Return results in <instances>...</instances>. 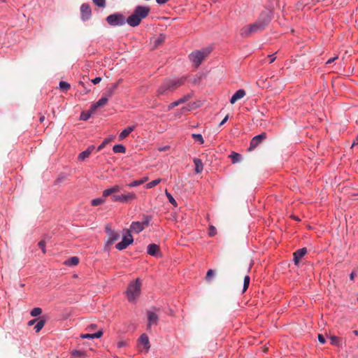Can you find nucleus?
Wrapping results in <instances>:
<instances>
[{"mask_svg": "<svg viewBox=\"0 0 358 358\" xmlns=\"http://www.w3.org/2000/svg\"><path fill=\"white\" fill-rule=\"evenodd\" d=\"M150 11L148 6H137L133 13L127 19L120 13H115L106 17V22L110 26H122L126 22L131 27H135L140 24L142 20L145 18Z\"/></svg>", "mask_w": 358, "mask_h": 358, "instance_id": "1", "label": "nucleus"}, {"mask_svg": "<svg viewBox=\"0 0 358 358\" xmlns=\"http://www.w3.org/2000/svg\"><path fill=\"white\" fill-rule=\"evenodd\" d=\"M187 76H183L179 78L165 79L157 90V96H167L177 88L185 84Z\"/></svg>", "mask_w": 358, "mask_h": 358, "instance_id": "2", "label": "nucleus"}, {"mask_svg": "<svg viewBox=\"0 0 358 358\" xmlns=\"http://www.w3.org/2000/svg\"><path fill=\"white\" fill-rule=\"evenodd\" d=\"M271 18L268 15H261L255 23L242 27L240 34L242 37L247 38L252 34L262 31L268 24Z\"/></svg>", "mask_w": 358, "mask_h": 358, "instance_id": "3", "label": "nucleus"}, {"mask_svg": "<svg viewBox=\"0 0 358 358\" xmlns=\"http://www.w3.org/2000/svg\"><path fill=\"white\" fill-rule=\"evenodd\" d=\"M141 282L138 278L131 282L126 291L127 298L129 302L135 303L141 294Z\"/></svg>", "mask_w": 358, "mask_h": 358, "instance_id": "4", "label": "nucleus"}, {"mask_svg": "<svg viewBox=\"0 0 358 358\" xmlns=\"http://www.w3.org/2000/svg\"><path fill=\"white\" fill-rule=\"evenodd\" d=\"M211 52V49L209 48H204L201 50H198L192 52L189 55V59L196 67H198L203 62L204 58L207 57L210 52Z\"/></svg>", "mask_w": 358, "mask_h": 358, "instance_id": "5", "label": "nucleus"}, {"mask_svg": "<svg viewBox=\"0 0 358 358\" xmlns=\"http://www.w3.org/2000/svg\"><path fill=\"white\" fill-rule=\"evenodd\" d=\"M136 199V194L130 192L121 194H113L111 196V201L113 202H119L122 203H128Z\"/></svg>", "mask_w": 358, "mask_h": 358, "instance_id": "6", "label": "nucleus"}, {"mask_svg": "<svg viewBox=\"0 0 358 358\" xmlns=\"http://www.w3.org/2000/svg\"><path fill=\"white\" fill-rule=\"evenodd\" d=\"M133 241L134 239L130 233V231L127 229L123 232L122 240L115 245V248L118 250H123L124 249L127 248L129 245L131 244Z\"/></svg>", "mask_w": 358, "mask_h": 358, "instance_id": "7", "label": "nucleus"}, {"mask_svg": "<svg viewBox=\"0 0 358 358\" xmlns=\"http://www.w3.org/2000/svg\"><path fill=\"white\" fill-rule=\"evenodd\" d=\"M149 222L150 220L148 217L143 222H133L130 225V229L135 233H140L149 224Z\"/></svg>", "mask_w": 358, "mask_h": 358, "instance_id": "8", "label": "nucleus"}, {"mask_svg": "<svg viewBox=\"0 0 358 358\" xmlns=\"http://www.w3.org/2000/svg\"><path fill=\"white\" fill-rule=\"evenodd\" d=\"M266 138V133H262L259 135L254 136L250 144L249 150H252L255 149L260 143H262L264 140Z\"/></svg>", "mask_w": 358, "mask_h": 358, "instance_id": "9", "label": "nucleus"}, {"mask_svg": "<svg viewBox=\"0 0 358 358\" xmlns=\"http://www.w3.org/2000/svg\"><path fill=\"white\" fill-rule=\"evenodd\" d=\"M106 231L108 237L106 242L107 245H112L114 242L117 241L120 238V236L118 233H116L115 231L110 229L108 227H106Z\"/></svg>", "mask_w": 358, "mask_h": 358, "instance_id": "10", "label": "nucleus"}, {"mask_svg": "<svg viewBox=\"0 0 358 358\" xmlns=\"http://www.w3.org/2000/svg\"><path fill=\"white\" fill-rule=\"evenodd\" d=\"M81 18L83 21L89 20L92 15L91 8L89 4L83 3L80 6Z\"/></svg>", "mask_w": 358, "mask_h": 358, "instance_id": "11", "label": "nucleus"}, {"mask_svg": "<svg viewBox=\"0 0 358 358\" xmlns=\"http://www.w3.org/2000/svg\"><path fill=\"white\" fill-rule=\"evenodd\" d=\"M148 327L150 328L152 325H157L159 321L158 315L152 311H148Z\"/></svg>", "mask_w": 358, "mask_h": 358, "instance_id": "12", "label": "nucleus"}, {"mask_svg": "<svg viewBox=\"0 0 358 358\" xmlns=\"http://www.w3.org/2000/svg\"><path fill=\"white\" fill-rule=\"evenodd\" d=\"M121 189L122 187L120 185H115L103 192V197H107L109 196H112L113 194H115V193L120 192Z\"/></svg>", "mask_w": 358, "mask_h": 358, "instance_id": "13", "label": "nucleus"}, {"mask_svg": "<svg viewBox=\"0 0 358 358\" xmlns=\"http://www.w3.org/2000/svg\"><path fill=\"white\" fill-rule=\"evenodd\" d=\"M307 250L306 248H303L297 250L294 253V262L296 265H297L300 261V259L306 254Z\"/></svg>", "mask_w": 358, "mask_h": 358, "instance_id": "14", "label": "nucleus"}, {"mask_svg": "<svg viewBox=\"0 0 358 358\" xmlns=\"http://www.w3.org/2000/svg\"><path fill=\"white\" fill-rule=\"evenodd\" d=\"M120 81L117 83H113L110 87H108L106 91L103 94L104 96H106L108 99L109 100L110 98H111L117 88L118 87Z\"/></svg>", "mask_w": 358, "mask_h": 358, "instance_id": "15", "label": "nucleus"}, {"mask_svg": "<svg viewBox=\"0 0 358 358\" xmlns=\"http://www.w3.org/2000/svg\"><path fill=\"white\" fill-rule=\"evenodd\" d=\"M245 95V91L244 90H237L231 97L230 103L231 104L235 103L238 99L243 98Z\"/></svg>", "mask_w": 358, "mask_h": 358, "instance_id": "16", "label": "nucleus"}, {"mask_svg": "<svg viewBox=\"0 0 358 358\" xmlns=\"http://www.w3.org/2000/svg\"><path fill=\"white\" fill-rule=\"evenodd\" d=\"M190 98H191V96L189 94H186V95L183 96L182 98L170 103V105L169 106V110H171L173 108L179 106L180 104L187 101Z\"/></svg>", "mask_w": 358, "mask_h": 358, "instance_id": "17", "label": "nucleus"}, {"mask_svg": "<svg viewBox=\"0 0 358 358\" xmlns=\"http://www.w3.org/2000/svg\"><path fill=\"white\" fill-rule=\"evenodd\" d=\"M147 252L148 255L156 257L159 253V248L155 243H151L148 245Z\"/></svg>", "mask_w": 358, "mask_h": 358, "instance_id": "18", "label": "nucleus"}, {"mask_svg": "<svg viewBox=\"0 0 358 358\" xmlns=\"http://www.w3.org/2000/svg\"><path fill=\"white\" fill-rule=\"evenodd\" d=\"M108 101V98L102 95L101 98L91 106V111H95L98 108L105 106Z\"/></svg>", "mask_w": 358, "mask_h": 358, "instance_id": "19", "label": "nucleus"}, {"mask_svg": "<svg viewBox=\"0 0 358 358\" xmlns=\"http://www.w3.org/2000/svg\"><path fill=\"white\" fill-rule=\"evenodd\" d=\"M135 126H129L124 129H123L118 136L119 141L124 140L127 136L129 135L131 132H132L135 129Z\"/></svg>", "mask_w": 358, "mask_h": 358, "instance_id": "20", "label": "nucleus"}, {"mask_svg": "<svg viewBox=\"0 0 358 358\" xmlns=\"http://www.w3.org/2000/svg\"><path fill=\"white\" fill-rule=\"evenodd\" d=\"M139 343L142 344L146 352L150 348L148 336L145 334H143L139 338Z\"/></svg>", "mask_w": 358, "mask_h": 358, "instance_id": "21", "label": "nucleus"}, {"mask_svg": "<svg viewBox=\"0 0 358 358\" xmlns=\"http://www.w3.org/2000/svg\"><path fill=\"white\" fill-rule=\"evenodd\" d=\"M166 39V36L163 34H159L153 42V48H157L159 45L162 44Z\"/></svg>", "mask_w": 358, "mask_h": 358, "instance_id": "22", "label": "nucleus"}, {"mask_svg": "<svg viewBox=\"0 0 358 358\" xmlns=\"http://www.w3.org/2000/svg\"><path fill=\"white\" fill-rule=\"evenodd\" d=\"M193 161L195 166L196 173H200L203 169V165L201 160L198 158H194Z\"/></svg>", "mask_w": 358, "mask_h": 358, "instance_id": "23", "label": "nucleus"}, {"mask_svg": "<svg viewBox=\"0 0 358 358\" xmlns=\"http://www.w3.org/2000/svg\"><path fill=\"white\" fill-rule=\"evenodd\" d=\"M148 180V177L145 176L140 180H136L127 185L129 187H134L145 183Z\"/></svg>", "mask_w": 358, "mask_h": 358, "instance_id": "24", "label": "nucleus"}, {"mask_svg": "<svg viewBox=\"0 0 358 358\" xmlns=\"http://www.w3.org/2000/svg\"><path fill=\"white\" fill-rule=\"evenodd\" d=\"M71 355L73 358H85V352L83 350H73Z\"/></svg>", "mask_w": 358, "mask_h": 358, "instance_id": "25", "label": "nucleus"}, {"mask_svg": "<svg viewBox=\"0 0 358 358\" xmlns=\"http://www.w3.org/2000/svg\"><path fill=\"white\" fill-rule=\"evenodd\" d=\"M79 263V259L78 257H72L65 261L64 264L68 266H73L78 265Z\"/></svg>", "mask_w": 358, "mask_h": 358, "instance_id": "26", "label": "nucleus"}, {"mask_svg": "<svg viewBox=\"0 0 358 358\" xmlns=\"http://www.w3.org/2000/svg\"><path fill=\"white\" fill-rule=\"evenodd\" d=\"M113 150L115 153H125L126 148L122 144H117L113 146Z\"/></svg>", "mask_w": 358, "mask_h": 358, "instance_id": "27", "label": "nucleus"}, {"mask_svg": "<svg viewBox=\"0 0 358 358\" xmlns=\"http://www.w3.org/2000/svg\"><path fill=\"white\" fill-rule=\"evenodd\" d=\"M45 324V320L41 319V320H38L36 325L34 327L35 331L36 333L39 332L43 329Z\"/></svg>", "mask_w": 358, "mask_h": 358, "instance_id": "28", "label": "nucleus"}, {"mask_svg": "<svg viewBox=\"0 0 358 358\" xmlns=\"http://www.w3.org/2000/svg\"><path fill=\"white\" fill-rule=\"evenodd\" d=\"M229 157L231 158V162L234 164L241 162V160L242 159V156L240 154L236 153V152H232L230 155Z\"/></svg>", "mask_w": 358, "mask_h": 358, "instance_id": "29", "label": "nucleus"}, {"mask_svg": "<svg viewBox=\"0 0 358 358\" xmlns=\"http://www.w3.org/2000/svg\"><path fill=\"white\" fill-rule=\"evenodd\" d=\"M94 112V111H91V108L89 111H83L80 114V119L86 121L91 117L92 113Z\"/></svg>", "mask_w": 358, "mask_h": 358, "instance_id": "30", "label": "nucleus"}, {"mask_svg": "<svg viewBox=\"0 0 358 358\" xmlns=\"http://www.w3.org/2000/svg\"><path fill=\"white\" fill-rule=\"evenodd\" d=\"M161 182V179L160 178H157L156 180H154L148 183H147L145 185V187L147 189H151L154 187H155L156 185H157L158 184H159Z\"/></svg>", "mask_w": 358, "mask_h": 358, "instance_id": "31", "label": "nucleus"}, {"mask_svg": "<svg viewBox=\"0 0 358 358\" xmlns=\"http://www.w3.org/2000/svg\"><path fill=\"white\" fill-rule=\"evenodd\" d=\"M105 202V199L103 198H96L94 199H92L91 201V204L93 206H99Z\"/></svg>", "mask_w": 358, "mask_h": 358, "instance_id": "32", "label": "nucleus"}, {"mask_svg": "<svg viewBox=\"0 0 358 358\" xmlns=\"http://www.w3.org/2000/svg\"><path fill=\"white\" fill-rule=\"evenodd\" d=\"M201 79V74H196L189 79V82L194 85L198 84Z\"/></svg>", "mask_w": 358, "mask_h": 358, "instance_id": "33", "label": "nucleus"}, {"mask_svg": "<svg viewBox=\"0 0 358 358\" xmlns=\"http://www.w3.org/2000/svg\"><path fill=\"white\" fill-rule=\"evenodd\" d=\"M165 194H166L167 199H169V201L173 206H176L177 202L175 200V199L173 197V196L171 194V193H169L167 190H166Z\"/></svg>", "mask_w": 358, "mask_h": 358, "instance_id": "34", "label": "nucleus"}, {"mask_svg": "<svg viewBox=\"0 0 358 358\" xmlns=\"http://www.w3.org/2000/svg\"><path fill=\"white\" fill-rule=\"evenodd\" d=\"M250 278L249 275H245V278H244V281H243V292H245L247 290V289L248 288V286H249V284H250Z\"/></svg>", "mask_w": 358, "mask_h": 358, "instance_id": "35", "label": "nucleus"}, {"mask_svg": "<svg viewBox=\"0 0 358 358\" xmlns=\"http://www.w3.org/2000/svg\"><path fill=\"white\" fill-rule=\"evenodd\" d=\"M192 138L196 141H199L201 144H203L204 143L203 136L200 134H192Z\"/></svg>", "mask_w": 358, "mask_h": 358, "instance_id": "36", "label": "nucleus"}, {"mask_svg": "<svg viewBox=\"0 0 358 358\" xmlns=\"http://www.w3.org/2000/svg\"><path fill=\"white\" fill-rule=\"evenodd\" d=\"M89 150H85V151L80 152L78 155V159L85 160L86 158L89 157V156L90 155L89 154Z\"/></svg>", "mask_w": 358, "mask_h": 358, "instance_id": "37", "label": "nucleus"}, {"mask_svg": "<svg viewBox=\"0 0 358 358\" xmlns=\"http://www.w3.org/2000/svg\"><path fill=\"white\" fill-rule=\"evenodd\" d=\"M42 313V309L41 308H34L31 310V315L33 317H36L41 315Z\"/></svg>", "mask_w": 358, "mask_h": 358, "instance_id": "38", "label": "nucleus"}, {"mask_svg": "<svg viewBox=\"0 0 358 358\" xmlns=\"http://www.w3.org/2000/svg\"><path fill=\"white\" fill-rule=\"evenodd\" d=\"M59 87L62 90L67 91L68 90L70 89L71 86H70V84H69L66 82L60 81V83H59Z\"/></svg>", "mask_w": 358, "mask_h": 358, "instance_id": "39", "label": "nucleus"}, {"mask_svg": "<svg viewBox=\"0 0 358 358\" xmlns=\"http://www.w3.org/2000/svg\"><path fill=\"white\" fill-rule=\"evenodd\" d=\"M94 3L100 8H104L106 6V0H92Z\"/></svg>", "mask_w": 358, "mask_h": 358, "instance_id": "40", "label": "nucleus"}, {"mask_svg": "<svg viewBox=\"0 0 358 358\" xmlns=\"http://www.w3.org/2000/svg\"><path fill=\"white\" fill-rule=\"evenodd\" d=\"M330 342L332 345H339V338L336 336H332L330 337Z\"/></svg>", "mask_w": 358, "mask_h": 358, "instance_id": "41", "label": "nucleus"}, {"mask_svg": "<svg viewBox=\"0 0 358 358\" xmlns=\"http://www.w3.org/2000/svg\"><path fill=\"white\" fill-rule=\"evenodd\" d=\"M110 138L104 139V141L101 143V144L100 145H99V147L97 148V152H99L100 150H101L106 146V145H107L110 142Z\"/></svg>", "mask_w": 358, "mask_h": 358, "instance_id": "42", "label": "nucleus"}, {"mask_svg": "<svg viewBox=\"0 0 358 358\" xmlns=\"http://www.w3.org/2000/svg\"><path fill=\"white\" fill-rule=\"evenodd\" d=\"M215 275V271L213 269H209L206 273V278L207 280H210V279Z\"/></svg>", "mask_w": 358, "mask_h": 358, "instance_id": "43", "label": "nucleus"}, {"mask_svg": "<svg viewBox=\"0 0 358 358\" xmlns=\"http://www.w3.org/2000/svg\"><path fill=\"white\" fill-rule=\"evenodd\" d=\"M38 245L39 248L41 249L42 252L43 253H45V252H46V250H45V242L44 241H39Z\"/></svg>", "mask_w": 358, "mask_h": 358, "instance_id": "44", "label": "nucleus"}, {"mask_svg": "<svg viewBox=\"0 0 358 358\" xmlns=\"http://www.w3.org/2000/svg\"><path fill=\"white\" fill-rule=\"evenodd\" d=\"M102 335H103L102 330H99L97 332L92 334L93 338H99L102 336Z\"/></svg>", "mask_w": 358, "mask_h": 358, "instance_id": "45", "label": "nucleus"}, {"mask_svg": "<svg viewBox=\"0 0 358 358\" xmlns=\"http://www.w3.org/2000/svg\"><path fill=\"white\" fill-rule=\"evenodd\" d=\"M102 335H103L102 330H99L97 332L92 334L93 338H99L102 336Z\"/></svg>", "mask_w": 358, "mask_h": 358, "instance_id": "46", "label": "nucleus"}, {"mask_svg": "<svg viewBox=\"0 0 358 358\" xmlns=\"http://www.w3.org/2000/svg\"><path fill=\"white\" fill-rule=\"evenodd\" d=\"M216 234V229L213 226H210L209 228L208 234L210 236H213Z\"/></svg>", "mask_w": 358, "mask_h": 358, "instance_id": "47", "label": "nucleus"}, {"mask_svg": "<svg viewBox=\"0 0 358 358\" xmlns=\"http://www.w3.org/2000/svg\"><path fill=\"white\" fill-rule=\"evenodd\" d=\"M318 341L322 344H324L326 343V340L322 334H318Z\"/></svg>", "mask_w": 358, "mask_h": 358, "instance_id": "48", "label": "nucleus"}, {"mask_svg": "<svg viewBox=\"0 0 358 358\" xmlns=\"http://www.w3.org/2000/svg\"><path fill=\"white\" fill-rule=\"evenodd\" d=\"M101 80V77H96V78H94V79L92 80V83L94 85H96V84L99 83Z\"/></svg>", "mask_w": 358, "mask_h": 358, "instance_id": "49", "label": "nucleus"}, {"mask_svg": "<svg viewBox=\"0 0 358 358\" xmlns=\"http://www.w3.org/2000/svg\"><path fill=\"white\" fill-rule=\"evenodd\" d=\"M82 338H91L93 339L92 334H82L80 336Z\"/></svg>", "mask_w": 358, "mask_h": 358, "instance_id": "50", "label": "nucleus"}, {"mask_svg": "<svg viewBox=\"0 0 358 358\" xmlns=\"http://www.w3.org/2000/svg\"><path fill=\"white\" fill-rule=\"evenodd\" d=\"M96 324H90L87 327V329L89 330V331H92V330H94L96 328Z\"/></svg>", "mask_w": 358, "mask_h": 358, "instance_id": "51", "label": "nucleus"}, {"mask_svg": "<svg viewBox=\"0 0 358 358\" xmlns=\"http://www.w3.org/2000/svg\"><path fill=\"white\" fill-rule=\"evenodd\" d=\"M268 57L270 58V63H273L276 59L275 54L269 55Z\"/></svg>", "mask_w": 358, "mask_h": 358, "instance_id": "52", "label": "nucleus"}, {"mask_svg": "<svg viewBox=\"0 0 358 358\" xmlns=\"http://www.w3.org/2000/svg\"><path fill=\"white\" fill-rule=\"evenodd\" d=\"M338 58V57H331L330 59H329L326 64H331L332 62H334L336 59Z\"/></svg>", "mask_w": 358, "mask_h": 358, "instance_id": "53", "label": "nucleus"}, {"mask_svg": "<svg viewBox=\"0 0 358 358\" xmlns=\"http://www.w3.org/2000/svg\"><path fill=\"white\" fill-rule=\"evenodd\" d=\"M38 320V319L31 320L29 321L28 325L29 326L34 325L36 322H37Z\"/></svg>", "mask_w": 358, "mask_h": 358, "instance_id": "54", "label": "nucleus"}, {"mask_svg": "<svg viewBox=\"0 0 358 358\" xmlns=\"http://www.w3.org/2000/svg\"><path fill=\"white\" fill-rule=\"evenodd\" d=\"M169 0H156V2L159 4V5H162V4H164L166 3V2H168Z\"/></svg>", "mask_w": 358, "mask_h": 358, "instance_id": "55", "label": "nucleus"}, {"mask_svg": "<svg viewBox=\"0 0 358 358\" xmlns=\"http://www.w3.org/2000/svg\"><path fill=\"white\" fill-rule=\"evenodd\" d=\"M229 119V116L227 115L223 120L220 123V126H222Z\"/></svg>", "mask_w": 358, "mask_h": 358, "instance_id": "56", "label": "nucleus"}, {"mask_svg": "<svg viewBox=\"0 0 358 358\" xmlns=\"http://www.w3.org/2000/svg\"><path fill=\"white\" fill-rule=\"evenodd\" d=\"M95 147L94 145H90L87 148V150H89V154L91 155V153L92 152V151L94 150Z\"/></svg>", "mask_w": 358, "mask_h": 358, "instance_id": "57", "label": "nucleus"}, {"mask_svg": "<svg viewBox=\"0 0 358 358\" xmlns=\"http://www.w3.org/2000/svg\"><path fill=\"white\" fill-rule=\"evenodd\" d=\"M358 145V135L357 136L356 138L353 141L351 147L352 148V147H354L355 145Z\"/></svg>", "mask_w": 358, "mask_h": 358, "instance_id": "58", "label": "nucleus"}, {"mask_svg": "<svg viewBox=\"0 0 358 358\" xmlns=\"http://www.w3.org/2000/svg\"><path fill=\"white\" fill-rule=\"evenodd\" d=\"M355 276V273L354 271H352V272L350 273V280H354Z\"/></svg>", "mask_w": 358, "mask_h": 358, "instance_id": "59", "label": "nucleus"}, {"mask_svg": "<svg viewBox=\"0 0 358 358\" xmlns=\"http://www.w3.org/2000/svg\"><path fill=\"white\" fill-rule=\"evenodd\" d=\"M168 148H169L168 146H164V147L159 148V151H164V150H167Z\"/></svg>", "mask_w": 358, "mask_h": 358, "instance_id": "60", "label": "nucleus"}, {"mask_svg": "<svg viewBox=\"0 0 358 358\" xmlns=\"http://www.w3.org/2000/svg\"><path fill=\"white\" fill-rule=\"evenodd\" d=\"M353 334H354L355 336H358V330H354V331H353Z\"/></svg>", "mask_w": 358, "mask_h": 358, "instance_id": "61", "label": "nucleus"}, {"mask_svg": "<svg viewBox=\"0 0 358 358\" xmlns=\"http://www.w3.org/2000/svg\"><path fill=\"white\" fill-rule=\"evenodd\" d=\"M45 117L43 116L40 118V121L41 122H43L44 120Z\"/></svg>", "mask_w": 358, "mask_h": 358, "instance_id": "62", "label": "nucleus"}, {"mask_svg": "<svg viewBox=\"0 0 358 358\" xmlns=\"http://www.w3.org/2000/svg\"><path fill=\"white\" fill-rule=\"evenodd\" d=\"M357 302H358V296H357Z\"/></svg>", "mask_w": 358, "mask_h": 358, "instance_id": "63", "label": "nucleus"}]
</instances>
